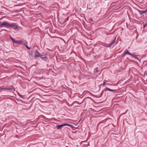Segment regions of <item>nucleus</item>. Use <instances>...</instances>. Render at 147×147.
Here are the masks:
<instances>
[{"mask_svg":"<svg viewBox=\"0 0 147 147\" xmlns=\"http://www.w3.org/2000/svg\"><path fill=\"white\" fill-rule=\"evenodd\" d=\"M1 90H12L13 91L15 90V88L12 86H10L9 87L7 88H2L1 87Z\"/></svg>","mask_w":147,"mask_h":147,"instance_id":"1","label":"nucleus"},{"mask_svg":"<svg viewBox=\"0 0 147 147\" xmlns=\"http://www.w3.org/2000/svg\"><path fill=\"white\" fill-rule=\"evenodd\" d=\"M8 28H11L14 29H18V27L15 23L9 24Z\"/></svg>","mask_w":147,"mask_h":147,"instance_id":"2","label":"nucleus"},{"mask_svg":"<svg viewBox=\"0 0 147 147\" xmlns=\"http://www.w3.org/2000/svg\"><path fill=\"white\" fill-rule=\"evenodd\" d=\"M65 126H71V125L67 123H65L61 125H57L56 126V127L58 129H60L62 127Z\"/></svg>","mask_w":147,"mask_h":147,"instance_id":"3","label":"nucleus"},{"mask_svg":"<svg viewBox=\"0 0 147 147\" xmlns=\"http://www.w3.org/2000/svg\"><path fill=\"white\" fill-rule=\"evenodd\" d=\"M9 23H8L4 21L3 22L1 23V27H6L8 28Z\"/></svg>","mask_w":147,"mask_h":147,"instance_id":"4","label":"nucleus"},{"mask_svg":"<svg viewBox=\"0 0 147 147\" xmlns=\"http://www.w3.org/2000/svg\"><path fill=\"white\" fill-rule=\"evenodd\" d=\"M35 51L36 52L35 57H40V56H43V55H41L37 50H36Z\"/></svg>","mask_w":147,"mask_h":147,"instance_id":"5","label":"nucleus"},{"mask_svg":"<svg viewBox=\"0 0 147 147\" xmlns=\"http://www.w3.org/2000/svg\"><path fill=\"white\" fill-rule=\"evenodd\" d=\"M116 38H115L111 42V43L110 44L109 46L105 45V46H107L108 47H110L115 42Z\"/></svg>","mask_w":147,"mask_h":147,"instance_id":"6","label":"nucleus"},{"mask_svg":"<svg viewBox=\"0 0 147 147\" xmlns=\"http://www.w3.org/2000/svg\"><path fill=\"white\" fill-rule=\"evenodd\" d=\"M105 91H106L107 90H109V91H110L113 92H116V90H112V89H111L107 87H106V88H105Z\"/></svg>","mask_w":147,"mask_h":147,"instance_id":"7","label":"nucleus"},{"mask_svg":"<svg viewBox=\"0 0 147 147\" xmlns=\"http://www.w3.org/2000/svg\"><path fill=\"white\" fill-rule=\"evenodd\" d=\"M147 12V10L145 11H139V12L140 14L142 15L144 13H145Z\"/></svg>","mask_w":147,"mask_h":147,"instance_id":"8","label":"nucleus"},{"mask_svg":"<svg viewBox=\"0 0 147 147\" xmlns=\"http://www.w3.org/2000/svg\"><path fill=\"white\" fill-rule=\"evenodd\" d=\"M40 57L43 60H44L45 61H46L47 59V57L46 56H44L43 55V56H40Z\"/></svg>","mask_w":147,"mask_h":147,"instance_id":"9","label":"nucleus"},{"mask_svg":"<svg viewBox=\"0 0 147 147\" xmlns=\"http://www.w3.org/2000/svg\"><path fill=\"white\" fill-rule=\"evenodd\" d=\"M126 54H129V55H130L131 56H132V55L133 54L130 53L129 51L128 50L126 51L125 53H124V55H126Z\"/></svg>","mask_w":147,"mask_h":147,"instance_id":"10","label":"nucleus"},{"mask_svg":"<svg viewBox=\"0 0 147 147\" xmlns=\"http://www.w3.org/2000/svg\"><path fill=\"white\" fill-rule=\"evenodd\" d=\"M17 43H18L19 44H21L23 43V42L22 40H19V41H17Z\"/></svg>","mask_w":147,"mask_h":147,"instance_id":"11","label":"nucleus"},{"mask_svg":"<svg viewBox=\"0 0 147 147\" xmlns=\"http://www.w3.org/2000/svg\"><path fill=\"white\" fill-rule=\"evenodd\" d=\"M132 56L135 57V58L139 59V58L137 57V56L136 55L132 54Z\"/></svg>","mask_w":147,"mask_h":147,"instance_id":"12","label":"nucleus"},{"mask_svg":"<svg viewBox=\"0 0 147 147\" xmlns=\"http://www.w3.org/2000/svg\"><path fill=\"white\" fill-rule=\"evenodd\" d=\"M108 82L106 80H104V82H103V84H102V85L103 86H105V84H106V83Z\"/></svg>","mask_w":147,"mask_h":147,"instance_id":"13","label":"nucleus"},{"mask_svg":"<svg viewBox=\"0 0 147 147\" xmlns=\"http://www.w3.org/2000/svg\"><path fill=\"white\" fill-rule=\"evenodd\" d=\"M11 38L12 40L15 43H17V41L15 40L14 39L11 37Z\"/></svg>","mask_w":147,"mask_h":147,"instance_id":"14","label":"nucleus"},{"mask_svg":"<svg viewBox=\"0 0 147 147\" xmlns=\"http://www.w3.org/2000/svg\"><path fill=\"white\" fill-rule=\"evenodd\" d=\"M147 27V23L145 24L144 26V28H145Z\"/></svg>","mask_w":147,"mask_h":147,"instance_id":"15","label":"nucleus"},{"mask_svg":"<svg viewBox=\"0 0 147 147\" xmlns=\"http://www.w3.org/2000/svg\"><path fill=\"white\" fill-rule=\"evenodd\" d=\"M26 47L28 49H30V48L27 45H26Z\"/></svg>","mask_w":147,"mask_h":147,"instance_id":"16","label":"nucleus"},{"mask_svg":"<svg viewBox=\"0 0 147 147\" xmlns=\"http://www.w3.org/2000/svg\"><path fill=\"white\" fill-rule=\"evenodd\" d=\"M19 95L20 96V97L22 98V95H20V94H19Z\"/></svg>","mask_w":147,"mask_h":147,"instance_id":"17","label":"nucleus"},{"mask_svg":"<svg viewBox=\"0 0 147 147\" xmlns=\"http://www.w3.org/2000/svg\"><path fill=\"white\" fill-rule=\"evenodd\" d=\"M24 46H25L26 47V45H27L26 44H24Z\"/></svg>","mask_w":147,"mask_h":147,"instance_id":"18","label":"nucleus"},{"mask_svg":"<svg viewBox=\"0 0 147 147\" xmlns=\"http://www.w3.org/2000/svg\"><path fill=\"white\" fill-rule=\"evenodd\" d=\"M124 55V53L123 54V56H124V55Z\"/></svg>","mask_w":147,"mask_h":147,"instance_id":"19","label":"nucleus"},{"mask_svg":"<svg viewBox=\"0 0 147 147\" xmlns=\"http://www.w3.org/2000/svg\"><path fill=\"white\" fill-rule=\"evenodd\" d=\"M3 30H1V32Z\"/></svg>","mask_w":147,"mask_h":147,"instance_id":"20","label":"nucleus"},{"mask_svg":"<svg viewBox=\"0 0 147 147\" xmlns=\"http://www.w3.org/2000/svg\"><path fill=\"white\" fill-rule=\"evenodd\" d=\"M146 65L147 66V63L146 64Z\"/></svg>","mask_w":147,"mask_h":147,"instance_id":"21","label":"nucleus"},{"mask_svg":"<svg viewBox=\"0 0 147 147\" xmlns=\"http://www.w3.org/2000/svg\"><path fill=\"white\" fill-rule=\"evenodd\" d=\"M68 18L67 19V20H68Z\"/></svg>","mask_w":147,"mask_h":147,"instance_id":"22","label":"nucleus"}]
</instances>
